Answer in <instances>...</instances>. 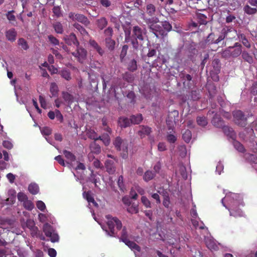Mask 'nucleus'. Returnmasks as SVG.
<instances>
[{
	"label": "nucleus",
	"mask_w": 257,
	"mask_h": 257,
	"mask_svg": "<svg viewBox=\"0 0 257 257\" xmlns=\"http://www.w3.org/2000/svg\"><path fill=\"white\" fill-rule=\"evenodd\" d=\"M224 200L229 202L230 203H233V205L240 204L242 201V197L239 194L232 193H230L229 194H226L225 197L222 199L221 203L226 208L228 209L230 216H233L236 217L243 216V213L240 209H235L234 208H232L229 209L228 208V207L224 203Z\"/></svg>",
	"instance_id": "obj_1"
},
{
	"label": "nucleus",
	"mask_w": 257,
	"mask_h": 257,
	"mask_svg": "<svg viewBox=\"0 0 257 257\" xmlns=\"http://www.w3.org/2000/svg\"><path fill=\"white\" fill-rule=\"evenodd\" d=\"M106 218L107 220V225L108 230L104 226L101 225L102 228L103 230L105 231L108 235L115 236L117 234L118 231L122 228L121 221L116 217H113L111 215H106Z\"/></svg>",
	"instance_id": "obj_2"
},
{
	"label": "nucleus",
	"mask_w": 257,
	"mask_h": 257,
	"mask_svg": "<svg viewBox=\"0 0 257 257\" xmlns=\"http://www.w3.org/2000/svg\"><path fill=\"white\" fill-rule=\"evenodd\" d=\"M143 19L145 23L148 25L150 29L157 38L163 37L167 35L165 31L163 30L162 23H158L159 20L157 18H147L144 17Z\"/></svg>",
	"instance_id": "obj_3"
},
{
	"label": "nucleus",
	"mask_w": 257,
	"mask_h": 257,
	"mask_svg": "<svg viewBox=\"0 0 257 257\" xmlns=\"http://www.w3.org/2000/svg\"><path fill=\"white\" fill-rule=\"evenodd\" d=\"M146 35V29H142L139 26H135L133 29L131 42L133 47L137 49L139 46L143 45V42Z\"/></svg>",
	"instance_id": "obj_4"
},
{
	"label": "nucleus",
	"mask_w": 257,
	"mask_h": 257,
	"mask_svg": "<svg viewBox=\"0 0 257 257\" xmlns=\"http://www.w3.org/2000/svg\"><path fill=\"white\" fill-rule=\"evenodd\" d=\"M119 241L124 242L136 254V251L140 252L141 247L135 242L130 241L127 238V232L125 227H123L120 233Z\"/></svg>",
	"instance_id": "obj_5"
},
{
	"label": "nucleus",
	"mask_w": 257,
	"mask_h": 257,
	"mask_svg": "<svg viewBox=\"0 0 257 257\" xmlns=\"http://www.w3.org/2000/svg\"><path fill=\"white\" fill-rule=\"evenodd\" d=\"M242 52L241 46L238 43H235L233 46L229 47L223 52V55L231 56L233 57H238Z\"/></svg>",
	"instance_id": "obj_6"
},
{
	"label": "nucleus",
	"mask_w": 257,
	"mask_h": 257,
	"mask_svg": "<svg viewBox=\"0 0 257 257\" xmlns=\"http://www.w3.org/2000/svg\"><path fill=\"white\" fill-rule=\"evenodd\" d=\"M43 230L47 237H50V240L52 242H55L58 241V235L54 232L53 227L48 223H46L44 224Z\"/></svg>",
	"instance_id": "obj_7"
},
{
	"label": "nucleus",
	"mask_w": 257,
	"mask_h": 257,
	"mask_svg": "<svg viewBox=\"0 0 257 257\" xmlns=\"http://www.w3.org/2000/svg\"><path fill=\"white\" fill-rule=\"evenodd\" d=\"M113 145L115 148L118 151H122L124 153H126L127 151L128 144L127 141L122 140L120 137L115 138L113 142ZM126 155L124 153L122 157L125 158Z\"/></svg>",
	"instance_id": "obj_8"
},
{
	"label": "nucleus",
	"mask_w": 257,
	"mask_h": 257,
	"mask_svg": "<svg viewBox=\"0 0 257 257\" xmlns=\"http://www.w3.org/2000/svg\"><path fill=\"white\" fill-rule=\"evenodd\" d=\"M247 3L253 7L247 4L244 6L243 10L244 13L248 15H253L257 13V0H248Z\"/></svg>",
	"instance_id": "obj_9"
},
{
	"label": "nucleus",
	"mask_w": 257,
	"mask_h": 257,
	"mask_svg": "<svg viewBox=\"0 0 257 257\" xmlns=\"http://www.w3.org/2000/svg\"><path fill=\"white\" fill-rule=\"evenodd\" d=\"M234 122L237 125L244 126L246 124V118L240 110H236L233 113Z\"/></svg>",
	"instance_id": "obj_10"
},
{
	"label": "nucleus",
	"mask_w": 257,
	"mask_h": 257,
	"mask_svg": "<svg viewBox=\"0 0 257 257\" xmlns=\"http://www.w3.org/2000/svg\"><path fill=\"white\" fill-rule=\"evenodd\" d=\"M69 18L72 21H77L80 23L87 26L89 24L88 19L83 15L79 14H75L71 12L69 14Z\"/></svg>",
	"instance_id": "obj_11"
},
{
	"label": "nucleus",
	"mask_w": 257,
	"mask_h": 257,
	"mask_svg": "<svg viewBox=\"0 0 257 257\" xmlns=\"http://www.w3.org/2000/svg\"><path fill=\"white\" fill-rule=\"evenodd\" d=\"M72 54L75 57L77 58L78 60L82 63L85 59L87 55V51L82 48L77 47L76 52H73Z\"/></svg>",
	"instance_id": "obj_12"
},
{
	"label": "nucleus",
	"mask_w": 257,
	"mask_h": 257,
	"mask_svg": "<svg viewBox=\"0 0 257 257\" xmlns=\"http://www.w3.org/2000/svg\"><path fill=\"white\" fill-rule=\"evenodd\" d=\"M91 133L89 137L94 140L95 141L100 139L101 140L105 146H107L110 143V138L108 134H104L102 136H99L98 138L96 136V134L94 132H90Z\"/></svg>",
	"instance_id": "obj_13"
},
{
	"label": "nucleus",
	"mask_w": 257,
	"mask_h": 257,
	"mask_svg": "<svg viewBox=\"0 0 257 257\" xmlns=\"http://www.w3.org/2000/svg\"><path fill=\"white\" fill-rule=\"evenodd\" d=\"M139 128L140 130H139L138 134L141 138H143L146 136L150 135L152 132V128L147 125H140Z\"/></svg>",
	"instance_id": "obj_14"
},
{
	"label": "nucleus",
	"mask_w": 257,
	"mask_h": 257,
	"mask_svg": "<svg viewBox=\"0 0 257 257\" xmlns=\"http://www.w3.org/2000/svg\"><path fill=\"white\" fill-rule=\"evenodd\" d=\"M64 39L68 45H71L74 44L77 47L79 46V43L76 38L75 35L74 34H71L68 36H66L64 37Z\"/></svg>",
	"instance_id": "obj_15"
},
{
	"label": "nucleus",
	"mask_w": 257,
	"mask_h": 257,
	"mask_svg": "<svg viewBox=\"0 0 257 257\" xmlns=\"http://www.w3.org/2000/svg\"><path fill=\"white\" fill-rule=\"evenodd\" d=\"M5 35L8 41L14 42L16 40L17 33L15 29L12 28L6 31Z\"/></svg>",
	"instance_id": "obj_16"
},
{
	"label": "nucleus",
	"mask_w": 257,
	"mask_h": 257,
	"mask_svg": "<svg viewBox=\"0 0 257 257\" xmlns=\"http://www.w3.org/2000/svg\"><path fill=\"white\" fill-rule=\"evenodd\" d=\"M91 153L88 154V159L90 161L93 159V153L98 154L100 152V147L99 145L94 143L90 146Z\"/></svg>",
	"instance_id": "obj_17"
},
{
	"label": "nucleus",
	"mask_w": 257,
	"mask_h": 257,
	"mask_svg": "<svg viewBox=\"0 0 257 257\" xmlns=\"http://www.w3.org/2000/svg\"><path fill=\"white\" fill-rule=\"evenodd\" d=\"M212 123L217 127H221L224 126V122L216 113L212 119Z\"/></svg>",
	"instance_id": "obj_18"
},
{
	"label": "nucleus",
	"mask_w": 257,
	"mask_h": 257,
	"mask_svg": "<svg viewBox=\"0 0 257 257\" xmlns=\"http://www.w3.org/2000/svg\"><path fill=\"white\" fill-rule=\"evenodd\" d=\"M207 247L210 250H216L218 248L217 244L215 240L211 238L207 237L205 239Z\"/></svg>",
	"instance_id": "obj_19"
},
{
	"label": "nucleus",
	"mask_w": 257,
	"mask_h": 257,
	"mask_svg": "<svg viewBox=\"0 0 257 257\" xmlns=\"http://www.w3.org/2000/svg\"><path fill=\"white\" fill-rule=\"evenodd\" d=\"M89 44L91 47H92L93 49H94L98 54L102 56L104 54L103 50L101 48V47L98 44V43L94 40L90 39L89 42Z\"/></svg>",
	"instance_id": "obj_20"
},
{
	"label": "nucleus",
	"mask_w": 257,
	"mask_h": 257,
	"mask_svg": "<svg viewBox=\"0 0 257 257\" xmlns=\"http://www.w3.org/2000/svg\"><path fill=\"white\" fill-rule=\"evenodd\" d=\"M107 171L109 174H113L115 171L114 162L112 160H107L105 163Z\"/></svg>",
	"instance_id": "obj_21"
},
{
	"label": "nucleus",
	"mask_w": 257,
	"mask_h": 257,
	"mask_svg": "<svg viewBox=\"0 0 257 257\" xmlns=\"http://www.w3.org/2000/svg\"><path fill=\"white\" fill-rule=\"evenodd\" d=\"M223 130L225 134H226L227 136L229 137L230 138L233 139L235 137V134L231 127H230L228 126H223L222 127Z\"/></svg>",
	"instance_id": "obj_22"
},
{
	"label": "nucleus",
	"mask_w": 257,
	"mask_h": 257,
	"mask_svg": "<svg viewBox=\"0 0 257 257\" xmlns=\"http://www.w3.org/2000/svg\"><path fill=\"white\" fill-rule=\"evenodd\" d=\"M131 123V119L125 117H121L119 118L118 124L122 127H126L128 126Z\"/></svg>",
	"instance_id": "obj_23"
},
{
	"label": "nucleus",
	"mask_w": 257,
	"mask_h": 257,
	"mask_svg": "<svg viewBox=\"0 0 257 257\" xmlns=\"http://www.w3.org/2000/svg\"><path fill=\"white\" fill-rule=\"evenodd\" d=\"M96 25L100 30H102L107 25V21L106 18L102 17L96 20Z\"/></svg>",
	"instance_id": "obj_24"
},
{
	"label": "nucleus",
	"mask_w": 257,
	"mask_h": 257,
	"mask_svg": "<svg viewBox=\"0 0 257 257\" xmlns=\"http://www.w3.org/2000/svg\"><path fill=\"white\" fill-rule=\"evenodd\" d=\"M29 192L32 194H36L39 191L38 185L35 183L30 184L28 187Z\"/></svg>",
	"instance_id": "obj_25"
},
{
	"label": "nucleus",
	"mask_w": 257,
	"mask_h": 257,
	"mask_svg": "<svg viewBox=\"0 0 257 257\" xmlns=\"http://www.w3.org/2000/svg\"><path fill=\"white\" fill-rule=\"evenodd\" d=\"M105 43L107 48L110 51L114 50L115 48V42L112 40L111 38H105Z\"/></svg>",
	"instance_id": "obj_26"
},
{
	"label": "nucleus",
	"mask_w": 257,
	"mask_h": 257,
	"mask_svg": "<svg viewBox=\"0 0 257 257\" xmlns=\"http://www.w3.org/2000/svg\"><path fill=\"white\" fill-rule=\"evenodd\" d=\"M156 12V7L152 4H150L146 6V13L150 16H153L155 15Z\"/></svg>",
	"instance_id": "obj_27"
},
{
	"label": "nucleus",
	"mask_w": 257,
	"mask_h": 257,
	"mask_svg": "<svg viewBox=\"0 0 257 257\" xmlns=\"http://www.w3.org/2000/svg\"><path fill=\"white\" fill-rule=\"evenodd\" d=\"M143 120V116L142 114H138L136 115H132L131 117V123L139 124Z\"/></svg>",
	"instance_id": "obj_28"
},
{
	"label": "nucleus",
	"mask_w": 257,
	"mask_h": 257,
	"mask_svg": "<svg viewBox=\"0 0 257 257\" xmlns=\"http://www.w3.org/2000/svg\"><path fill=\"white\" fill-rule=\"evenodd\" d=\"M63 98L68 104H71L74 101L73 96L68 92L62 93Z\"/></svg>",
	"instance_id": "obj_29"
},
{
	"label": "nucleus",
	"mask_w": 257,
	"mask_h": 257,
	"mask_svg": "<svg viewBox=\"0 0 257 257\" xmlns=\"http://www.w3.org/2000/svg\"><path fill=\"white\" fill-rule=\"evenodd\" d=\"M62 77L66 80H70L71 79L70 71L66 69H63L58 72Z\"/></svg>",
	"instance_id": "obj_30"
},
{
	"label": "nucleus",
	"mask_w": 257,
	"mask_h": 257,
	"mask_svg": "<svg viewBox=\"0 0 257 257\" xmlns=\"http://www.w3.org/2000/svg\"><path fill=\"white\" fill-rule=\"evenodd\" d=\"M177 171L181 175L183 178H187V174L186 172V168L184 165H180Z\"/></svg>",
	"instance_id": "obj_31"
},
{
	"label": "nucleus",
	"mask_w": 257,
	"mask_h": 257,
	"mask_svg": "<svg viewBox=\"0 0 257 257\" xmlns=\"http://www.w3.org/2000/svg\"><path fill=\"white\" fill-rule=\"evenodd\" d=\"M192 138V134L190 131L187 130L183 133V139L186 143H189Z\"/></svg>",
	"instance_id": "obj_32"
},
{
	"label": "nucleus",
	"mask_w": 257,
	"mask_h": 257,
	"mask_svg": "<svg viewBox=\"0 0 257 257\" xmlns=\"http://www.w3.org/2000/svg\"><path fill=\"white\" fill-rule=\"evenodd\" d=\"M63 153L66 158H67L70 162H73L75 160L76 157L71 152L67 150H64Z\"/></svg>",
	"instance_id": "obj_33"
},
{
	"label": "nucleus",
	"mask_w": 257,
	"mask_h": 257,
	"mask_svg": "<svg viewBox=\"0 0 257 257\" xmlns=\"http://www.w3.org/2000/svg\"><path fill=\"white\" fill-rule=\"evenodd\" d=\"M154 176L155 174L153 172L151 171H147L145 172L143 177V179L145 181L148 182L152 180L154 177Z\"/></svg>",
	"instance_id": "obj_34"
},
{
	"label": "nucleus",
	"mask_w": 257,
	"mask_h": 257,
	"mask_svg": "<svg viewBox=\"0 0 257 257\" xmlns=\"http://www.w3.org/2000/svg\"><path fill=\"white\" fill-rule=\"evenodd\" d=\"M245 158L250 163L254 164L257 163V157L254 155L246 154L245 155Z\"/></svg>",
	"instance_id": "obj_35"
},
{
	"label": "nucleus",
	"mask_w": 257,
	"mask_h": 257,
	"mask_svg": "<svg viewBox=\"0 0 257 257\" xmlns=\"http://www.w3.org/2000/svg\"><path fill=\"white\" fill-rule=\"evenodd\" d=\"M53 27L57 33L62 34L63 32V28L62 24L60 22H56L53 24Z\"/></svg>",
	"instance_id": "obj_36"
},
{
	"label": "nucleus",
	"mask_w": 257,
	"mask_h": 257,
	"mask_svg": "<svg viewBox=\"0 0 257 257\" xmlns=\"http://www.w3.org/2000/svg\"><path fill=\"white\" fill-rule=\"evenodd\" d=\"M23 205L25 208L28 210H32L34 207V205L32 201L28 199L23 202Z\"/></svg>",
	"instance_id": "obj_37"
},
{
	"label": "nucleus",
	"mask_w": 257,
	"mask_h": 257,
	"mask_svg": "<svg viewBox=\"0 0 257 257\" xmlns=\"http://www.w3.org/2000/svg\"><path fill=\"white\" fill-rule=\"evenodd\" d=\"M141 201L143 205L147 208L152 207V204L150 201L147 198V197L143 196L141 197Z\"/></svg>",
	"instance_id": "obj_38"
},
{
	"label": "nucleus",
	"mask_w": 257,
	"mask_h": 257,
	"mask_svg": "<svg viewBox=\"0 0 257 257\" xmlns=\"http://www.w3.org/2000/svg\"><path fill=\"white\" fill-rule=\"evenodd\" d=\"M50 90L52 96H55L57 94L58 87L55 83H51Z\"/></svg>",
	"instance_id": "obj_39"
},
{
	"label": "nucleus",
	"mask_w": 257,
	"mask_h": 257,
	"mask_svg": "<svg viewBox=\"0 0 257 257\" xmlns=\"http://www.w3.org/2000/svg\"><path fill=\"white\" fill-rule=\"evenodd\" d=\"M197 122L198 125L204 126L207 124V120L205 117L199 116L197 118Z\"/></svg>",
	"instance_id": "obj_40"
},
{
	"label": "nucleus",
	"mask_w": 257,
	"mask_h": 257,
	"mask_svg": "<svg viewBox=\"0 0 257 257\" xmlns=\"http://www.w3.org/2000/svg\"><path fill=\"white\" fill-rule=\"evenodd\" d=\"M18 45L20 46L24 50H27L29 48L28 45L26 40L23 38H20L18 40Z\"/></svg>",
	"instance_id": "obj_41"
},
{
	"label": "nucleus",
	"mask_w": 257,
	"mask_h": 257,
	"mask_svg": "<svg viewBox=\"0 0 257 257\" xmlns=\"http://www.w3.org/2000/svg\"><path fill=\"white\" fill-rule=\"evenodd\" d=\"M83 197L87 200L88 204V207H90V203L94 201V198L92 197L89 192H84L83 194Z\"/></svg>",
	"instance_id": "obj_42"
},
{
	"label": "nucleus",
	"mask_w": 257,
	"mask_h": 257,
	"mask_svg": "<svg viewBox=\"0 0 257 257\" xmlns=\"http://www.w3.org/2000/svg\"><path fill=\"white\" fill-rule=\"evenodd\" d=\"M137 68V61L133 59L128 63V69L131 71H134Z\"/></svg>",
	"instance_id": "obj_43"
},
{
	"label": "nucleus",
	"mask_w": 257,
	"mask_h": 257,
	"mask_svg": "<svg viewBox=\"0 0 257 257\" xmlns=\"http://www.w3.org/2000/svg\"><path fill=\"white\" fill-rule=\"evenodd\" d=\"M215 39L214 34L210 33L207 37L205 40V43L208 44H215Z\"/></svg>",
	"instance_id": "obj_44"
},
{
	"label": "nucleus",
	"mask_w": 257,
	"mask_h": 257,
	"mask_svg": "<svg viewBox=\"0 0 257 257\" xmlns=\"http://www.w3.org/2000/svg\"><path fill=\"white\" fill-rule=\"evenodd\" d=\"M74 27H75V28L78 30L82 35H88V33L87 32L86 30L79 24L75 23L74 24Z\"/></svg>",
	"instance_id": "obj_45"
},
{
	"label": "nucleus",
	"mask_w": 257,
	"mask_h": 257,
	"mask_svg": "<svg viewBox=\"0 0 257 257\" xmlns=\"http://www.w3.org/2000/svg\"><path fill=\"white\" fill-rule=\"evenodd\" d=\"M41 132L44 136H49L52 133V130L47 126L40 128Z\"/></svg>",
	"instance_id": "obj_46"
},
{
	"label": "nucleus",
	"mask_w": 257,
	"mask_h": 257,
	"mask_svg": "<svg viewBox=\"0 0 257 257\" xmlns=\"http://www.w3.org/2000/svg\"><path fill=\"white\" fill-rule=\"evenodd\" d=\"M242 57L244 60L249 63H251L253 61L252 57L247 52H243L242 53Z\"/></svg>",
	"instance_id": "obj_47"
},
{
	"label": "nucleus",
	"mask_w": 257,
	"mask_h": 257,
	"mask_svg": "<svg viewBox=\"0 0 257 257\" xmlns=\"http://www.w3.org/2000/svg\"><path fill=\"white\" fill-rule=\"evenodd\" d=\"M179 155L181 157H184L187 154V150L185 146H180L178 148Z\"/></svg>",
	"instance_id": "obj_48"
},
{
	"label": "nucleus",
	"mask_w": 257,
	"mask_h": 257,
	"mask_svg": "<svg viewBox=\"0 0 257 257\" xmlns=\"http://www.w3.org/2000/svg\"><path fill=\"white\" fill-rule=\"evenodd\" d=\"M149 194L152 197V198L155 199L156 203L160 204L161 203L160 197L157 193H151L150 191H148Z\"/></svg>",
	"instance_id": "obj_49"
},
{
	"label": "nucleus",
	"mask_w": 257,
	"mask_h": 257,
	"mask_svg": "<svg viewBox=\"0 0 257 257\" xmlns=\"http://www.w3.org/2000/svg\"><path fill=\"white\" fill-rule=\"evenodd\" d=\"M127 210L131 213H137L138 212V206L133 204L127 208Z\"/></svg>",
	"instance_id": "obj_50"
},
{
	"label": "nucleus",
	"mask_w": 257,
	"mask_h": 257,
	"mask_svg": "<svg viewBox=\"0 0 257 257\" xmlns=\"http://www.w3.org/2000/svg\"><path fill=\"white\" fill-rule=\"evenodd\" d=\"M162 23L163 27V30H165L166 33L167 32H169L171 30L172 26L169 22L165 21Z\"/></svg>",
	"instance_id": "obj_51"
},
{
	"label": "nucleus",
	"mask_w": 257,
	"mask_h": 257,
	"mask_svg": "<svg viewBox=\"0 0 257 257\" xmlns=\"http://www.w3.org/2000/svg\"><path fill=\"white\" fill-rule=\"evenodd\" d=\"M53 13L57 17H59L62 15L61 8L59 6H55L52 9Z\"/></svg>",
	"instance_id": "obj_52"
},
{
	"label": "nucleus",
	"mask_w": 257,
	"mask_h": 257,
	"mask_svg": "<svg viewBox=\"0 0 257 257\" xmlns=\"http://www.w3.org/2000/svg\"><path fill=\"white\" fill-rule=\"evenodd\" d=\"M30 230L31 231V234L33 237H38L39 229L37 226H34L31 228Z\"/></svg>",
	"instance_id": "obj_53"
},
{
	"label": "nucleus",
	"mask_w": 257,
	"mask_h": 257,
	"mask_svg": "<svg viewBox=\"0 0 257 257\" xmlns=\"http://www.w3.org/2000/svg\"><path fill=\"white\" fill-rule=\"evenodd\" d=\"M49 41L53 45H58L59 44V40L52 35L48 36Z\"/></svg>",
	"instance_id": "obj_54"
},
{
	"label": "nucleus",
	"mask_w": 257,
	"mask_h": 257,
	"mask_svg": "<svg viewBox=\"0 0 257 257\" xmlns=\"http://www.w3.org/2000/svg\"><path fill=\"white\" fill-rule=\"evenodd\" d=\"M234 148L240 152H243L244 151V148L242 144L238 142H234Z\"/></svg>",
	"instance_id": "obj_55"
},
{
	"label": "nucleus",
	"mask_w": 257,
	"mask_h": 257,
	"mask_svg": "<svg viewBox=\"0 0 257 257\" xmlns=\"http://www.w3.org/2000/svg\"><path fill=\"white\" fill-rule=\"evenodd\" d=\"M4 147L8 149H11L13 147V145L12 142L10 140L4 141L3 142Z\"/></svg>",
	"instance_id": "obj_56"
},
{
	"label": "nucleus",
	"mask_w": 257,
	"mask_h": 257,
	"mask_svg": "<svg viewBox=\"0 0 257 257\" xmlns=\"http://www.w3.org/2000/svg\"><path fill=\"white\" fill-rule=\"evenodd\" d=\"M18 199L19 201L23 202L28 199V197L24 193L20 192L18 194Z\"/></svg>",
	"instance_id": "obj_57"
},
{
	"label": "nucleus",
	"mask_w": 257,
	"mask_h": 257,
	"mask_svg": "<svg viewBox=\"0 0 257 257\" xmlns=\"http://www.w3.org/2000/svg\"><path fill=\"white\" fill-rule=\"evenodd\" d=\"M37 208L42 211H44L46 209L45 203L42 201H38L36 203Z\"/></svg>",
	"instance_id": "obj_58"
},
{
	"label": "nucleus",
	"mask_w": 257,
	"mask_h": 257,
	"mask_svg": "<svg viewBox=\"0 0 257 257\" xmlns=\"http://www.w3.org/2000/svg\"><path fill=\"white\" fill-rule=\"evenodd\" d=\"M191 221H192V224L195 228H197L198 227L200 229L204 228V225L202 222H201L202 224L199 226V222L196 219L192 218Z\"/></svg>",
	"instance_id": "obj_59"
},
{
	"label": "nucleus",
	"mask_w": 257,
	"mask_h": 257,
	"mask_svg": "<svg viewBox=\"0 0 257 257\" xmlns=\"http://www.w3.org/2000/svg\"><path fill=\"white\" fill-rule=\"evenodd\" d=\"M128 49V46L126 45H124L122 48V50L120 54V58L122 59L126 55L127 53V51Z\"/></svg>",
	"instance_id": "obj_60"
},
{
	"label": "nucleus",
	"mask_w": 257,
	"mask_h": 257,
	"mask_svg": "<svg viewBox=\"0 0 257 257\" xmlns=\"http://www.w3.org/2000/svg\"><path fill=\"white\" fill-rule=\"evenodd\" d=\"M117 184H118V185L121 191H123L124 189V184H123V177H122V176H120L118 177V181H117Z\"/></svg>",
	"instance_id": "obj_61"
},
{
	"label": "nucleus",
	"mask_w": 257,
	"mask_h": 257,
	"mask_svg": "<svg viewBox=\"0 0 257 257\" xmlns=\"http://www.w3.org/2000/svg\"><path fill=\"white\" fill-rule=\"evenodd\" d=\"M104 33L105 36L107 37V38H110L113 34V30L111 28L108 27L104 30Z\"/></svg>",
	"instance_id": "obj_62"
},
{
	"label": "nucleus",
	"mask_w": 257,
	"mask_h": 257,
	"mask_svg": "<svg viewBox=\"0 0 257 257\" xmlns=\"http://www.w3.org/2000/svg\"><path fill=\"white\" fill-rule=\"evenodd\" d=\"M26 226L29 229L32 228L33 227L35 226V223L34 221L32 219H28L25 223Z\"/></svg>",
	"instance_id": "obj_63"
},
{
	"label": "nucleus",
	"mask_w": 257,
	"mask_h": 257,
	"mask_svg": "<svg viewBox=\"0 0 257 257\" xmlns=\"http://www.w3.org/2000/svg\"><path fill=\"white\" fill-rule=\"evenodd\" d=\"M13 12L14 11H11L8 12V13L7 14V19L10 21H15L16 20L15 16L13 14Z\"/></svg>",
	"instance_id": "obj_64"
}]
</instances>
